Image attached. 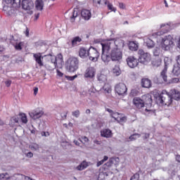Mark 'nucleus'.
<instances>
[{
    "instance_id": "obj_20",
    "label": "nucleus",
    "mask_w": 180,
    "mask_h": 180,
    "mask_svg": "<svg viewBox=\"0 0 180 180\" xmlns=\"http://www.w3.org/2000/svg\"><path fill=\"white\" fill-rule=\"evenodd\" d=\"M98 94H110L112 92V87L108 84H104L103 88L98 91Z\"/></svg>"
},
{
    "instance_id": "obj_64",
    "label": "nucleus",
    "mask_w": 180,
    "mask_h": 180,
    "mask_svg": "<svg viewBox=\"0 0 180 180\" xmlns=\"http://www.w3.org/2000/svg\"><path fill=\"white\" fill-rule=\"evenodd\" d=\"M177 47H179V49H180V37H179V39L177 40Z\"/></svg>"
},
{
    "instance_id": "obj_11",
    "label": "nucleus",
    "mask_w": 180,
    "mask_h": 180,
    "mask_svg": "<svg viewBox=\"0 0 180 180\" xmlns=\"http://www.w3.org/2000/svg\"><path fill=\"white\" fill-rule=\"evenodd\" d=\"M126 61L130 68H136L139 65V59L134 56H129Z\"/></svg>"
},
{
    "instance_id": "obj_43",
    "label": "nucleus",
    "mask_w": 180,
    "mask_h": 180,
    "mask_svg": "<svg viewBox=\"0 0 180 180\" xmlns=\"http://www.w3.org/2000/svg\"><path fill=\"white\" fill-rule=\"evenodd\" d=\"M161 49H160L159 47H156L154 50H153V55L155 57H158V56H160V54H161Z\"/></svg>"
},
{
    "instance_id": "obj_51",
    "label": "nucleus",
    "mask_w": 180,
    "mask_h": 180,
    "mask_svg": "<svg viewBox=\"0 0 180 180\" xmlns=\"http://www.w3.org/2000/svg\"><path fill=\"white\" fill-rule=\"evenodd\" d=\"M79 140V141H81V143H82L83 141L84 143H88V141H89V139L86 136H82Z\"/></svg>"
},
{
    "instance_id": "obj_22",
    "label": "nucleus",
    "mask_w": 180,
    "mask_h": 180,
    "mask_svg": "<svg viewBox=\"0 0 180 180\" xmlns=\"http://www.w3.org/2000/svg\"><path fill=\"white\" fill-rule=\"evenodd\" d=\"M89 50L86 51L85 48H80L79 50V56L81 58H86L89 57Z\"/></svg>"
},
{
    "instance_id": "obj_39",
    "label": "nucleus",
    "mask_w": 180,
    "mask_h": 180,
    "mask_svg": "<svg viewBox=\"0 0 180 180\" xmlns=\"http://www.w3.org/2000/svg\"><path fill=\"white\" fill-rule=\"evenodd\" d=\"M11 176L8 173H0V180H8Z\"/></svg>"
},
{
    "instance_id": "obj_36",
    "label": "nucleus",
    "mask_w": 180,
    "mask_h": 180,
    "mask_svg": "<svg viewBox=\"0 0 180 180\" xmlns=\"http://www.w3.org/2000/svg\"><path fill=\"white\" fill-rule=\"evenodd\" d=\"M105 5H107L109 11H111V12H116V8L113 6V5L107 0L105 1Z\"/></svg>"
},
{
    "instance_id": "obj_55",
    "label": "nucleus",
    "mask_w": 180,
    "mask_h": 180,
    "mask_svg": "<svg viewBox=\"0 0 180 180\" xmlns=\"http://www.w3.org/2000/svg\"><path fill=\"white\" fill-rule=\"evenodd\" d=\"M41 134L42 137H49V136H50V133L46 131H42Z\"/></svg>"
},
{
    "instance_id": "obj_41",
    "label": "nucleus",
    "mask_w": 180,
    "mask_h": 180,
    "mask_svg": "<svg viewBox=\"0 0 180 180\" xmlns=\"http://www.w3.org/2000/svg\"><path fill=\"white\" fill-rule=\"evenodd\" d=\"M113 165V159H110L109 161L104 165L105 169H108V168H110Z\"/></svg>"
},
{
    "instance_id": "obj_32",
    "label": "nucleus",
    "mask_w": 180,
    "mask_h": 180,
    "mask_svg": "<svg viewBox=\"0 0 180 180\" xmlns=\"http://www.w3.org/2000/svg\"><path fill=\"white\" fill-rule=\"evenodd\" d=\"M97 79L98 81H99V82H101V84H102L108 80V77H106V75L103 74H100V75H98Z\"/></svg>"
},
{
    "instance_id": "obj_16",
    "label": "nucleus",
    "mask_w": 180,
    "mask_h": 180,
    "mask_svg": "<svg viewBox=\"0 0 180 180\" xmlns=\"http://www.w3.org/2000/svg\"><path fill=\"white\" fill-rule=\"evenodd\" d=\"M142 101H143V104L147 105V106H151L153 105V98L150 94L143 95L142 96Z\"/></svg>"
},
{
    "instance_id": "obj_15",
    "label": "nucleus",
    "mask_w": 180,
    "mask_h": 180,
    "mask_svg": "<svg viewBox=\"0 0 180 180\" xmlns=\"http://www.w3.org/2000/svg\"><path fill=\"white\" fill-rule=\"evenodd\" d=\"M170 97L172 99H174V101H180V91L173 89L172 90H170V91L169 92Z\"/></svg>"
},
{
    "instance_id": "obj_50",
    "label": "nucleus",
    "mask_w": 180,
    "mask_h": 180,
    "mask_svg": "<svg viewBox=\"0 0 180 180\" xmlns=\"http://www.w3.org/2000/svg\"><path fill=\"white\" fill-rule=\"evenodd\" d=\"M140 179V174H134L131 177L130 180H139Z\"/></svg>"
},
{
    "instance_id": "obj_63",
    "label": "nucleus",
    "mask_w": 180,
    "mask_h": 180,
    "mask_svg": "<svg viewBox=\"0 0 180 180\" xmlns=\"http://www.w3.org/2000/svg\"><path fill=\"white\" fill-rule=\"evenodd\" d=\"M68 113V112H64L63 114H61L62 119H66Z\"/></svg>"
},
{
    "instance_id": "obj_2",
    "label": "nucleus",
    "mask_w": 180,
    "mask_h": 180,
    "mask_svg": "<svg viewBox=\"0 0 180 180\" xmlns=\"http://www.w3.org/2000/svg\"><path fill=\"white\" fill-rule=\"evenodd\" d=\"M65 65L69 72H75L79 68V60L75 56H70L67 60Z\"/></svg>"
},
{
    "instance_id": "obj_48",
    "label": "nucleus",
    "mask_w": 180,
    "mask_h": 180,
    "mask_svg": "<svg viewBox=\"0 0 180 180\" xmlns=\"http://www.w3.org/2000/svg\"><path fill=\"white\" fill-rule=\"evenodd\" d=\"M15 178H16V180H24L25 179V175L18 174L14 175Z\"/></svg>"
},
{
    "instance_id": "obj_19",
    "label": "nucleus",
    "mask_w": 180,
    "mask_h": 180,
    "mask_svg": "<svg viewBox=\"0 0 180 180\" xmlns=\"http://www.w3.org/2000/svg\"><path fill=\"white\" fill-rule=\"evenodd\" d=\"M167 60H168V58H165V68L162 70V71L160 73V77L162 78L163 81L165 82H167V71L168 70V65H167Z\"/></svg>"
},
{
    "instance_id": "obj_38",
    "label": "nucleus",
    "mask_w": 180,
    "mask_h": 180,
    "mask_svg": "<svg viewBox=\"0 0 180 180\" xmlns=\"http://www.w3.org/2000/svg\"><path fill=\"white\" fill-rule=\"evenodd\" d=\"M141 135L140 134H134L131 135L129 138V141H134V140H137V139H140Z\"/></svg>"
},
{
    "instance_id": "obj_3",
    "label": "nucleus",
    "mask_w": 180,
    "mask_h": 180,
    "mask_svg": "<svg viewBox=\"0 0 180 180\" xmlns=\"http://www.w3.org/2000/svg\"><path fill=\"white\" fill-rule=\"evenodd\" d=\"M175 46V43L174 42V36L167 35L162 38L160 41V47L162 50L165 51H168L172 49Z\"/></svg>"
},
{
    "instance_id": "obj_52",
    "label": "nucleus",
    "mask_w": 180,
    "mask_h": 180,
    "mask_svg": "<svg viewBox=\"0 0 180 180\" xmlns=\"http://www.w3.org/2000/svg\"><path fill=\"white\" fill-rule=\"evenodd\" d=\"M153 64L155 65V67H160V65L161 64V60L158 59V60L153 61Z\"/></svg>"
},
{
    "instance_id": "obj_54",
    "label": "nucleus",
    "mask_w": 180,
    "mask_h": 180,
    "mask_svg": "<svg viewBox=\"0 0 180 180\" xmlns=\"http://www.w3.org/2000/svg\"><path fill=\"white\" fill-rule=\"evenodd\" d=\"M78 75H75V76H68V79H69V81H74V79H75V78H77Z\"/></svg>"
},
{
    "instance_id": "obj_40",
    "label": "nucleus",
    "mask_w": 180,
    "mask_h": 180,
    "mask_svg": "<svg viewBox=\"0 0 180 180\" xmlns=\"http://www.w3.org/2000/svg\"><path fill=\"white\" fill-rule=\"evenodd\" d=\"M13 8H19L20 6V0H11Z\"/></svg>"
},
{
    "instance_id": "obj_4",
    "label": "nucleus",
    "mask_w": 180,
    "mask_h": 180,
    "mask_svg": "<svg viewBox=\"0 0 180 180\" xmlns=\"http://www.w3.org/2000/svg\"><path fill=\"white\" fill-rule=\"evenodd\" d=\"M157 103L169 106L172 103L171 95L167 90H163L158 97H157Z\"/></svg>"
},
{
    "instance_id": "obj_12",
    "label": "nucleus",
    "mask_w": 180,
    "mask_h": 180,
    "mask_svg": "<svg viewBox=\"0 0 180 180\" xmlns=\"http://www.w3.org/2000/svg\"><path fill=\"white\" fill-rule=\"evenodd\" d=\"M133 103L134 106L137 108V109H141L145 106L144 101H143V98H140V97L134 98Z\"/></svg>"
},
{
    "instance_id": "obj_30",
    "label": "nucleus",
    "mask_w": 180,
    "mask_h": 180,
    "mask_svg": "<svg viewBox=\"0 0 180 180\" xmlns=\"http://www.w3.org/2000/svg\"><path fill=\"white\" fill-rule=\"evenodd\" d=\"M11 44H13V46H14L15 50H22V46H23V44H25L24 42H22V41H15V42H13V41H11Z\"/></svg>"
},
{
    "instance_id": "obj_61",
    "label": "nucleus",
    "mask_w": 180,
    "mask_h": 180,
    "mask_svg": "<svg viewBox=\"0 0 180 180\" xmlns=\"http://www.w3.org/2000/svg\"><path fill=\"white\" fill-rule=\"evenodd\" d=\"M38 92H39V88L38 87H34V96L37 95Z\"/></svg>"
},
{
    "instance_id": "obj_47",
    "label": "nucleus",
    "mask_w": 180,
    "mask_h": 180,
    "mask_svg": "<svg viewBox=\"0 0 180 180\" xmlns=\"http://www.w3.org/2000/svg\"><path fill=\"white\" fill-rule=\"evenodd\" d=\"M127 120V118L126 117H122V114L121 115H120L119 117V120H117V122L118 123H124V122H126Z\"/></svg>"
},
{
    "instance_id": "obj_31",
    "label": "nucleus",
    "mask_w": 180,
    "mask_h": 180,
    "mask_svg": "<svg viewBox=\"0 0 180 180\" xmlns=\"http://www.w3.org/2000/svg\"><path fill=\"white\" fill-rule=\"evenodd\" d=\"M29 148L32 150V151H39V150H40V146L36 143H32L29 146Z\"/></svg>"
},
{
    "instance_id": "obj_44",
    "label": "nucleus",
    "mask_w": 180,
    "mask_h": 180,
    "mask_svg": "<svg viewBox=\"0 0 180 180\" xmlns=\"http://www.w3.org/2000/svg\"><path fill=\"white\" fill-rule=\"evenodd\" d=\"M106 176H108V173L101 172L98 174V179L103 180V179H105V178H106Z\"/></svg>"
},
{
    "instance_id": "obj_8",
    "label": "nucleus",
    "mask_w": 180,
    "mask_h": 180,
    "mask_svg": "<svg viewBox=\"0 0 180 180\" xmlns=\"http://www.w3.org/2000/svg\"><path fill=\"white\" fill-rule=\"evenodd\" d=\"M162 31L153 34V37H158V36H162L165 33H167L171 30V23H165L160 25Z\"/></svg>"
},
{
    "instance_id": "obj_34",
    "label": "nucleus",
    "mask_w": 180,
    "mask_h": 180,
    "mask_svg": "<svg viewBox=\"0 0 180 180\" xmlns=\"http://www.w3.org/2000/svg\"><path fill=\"white\" fill-rule=\"evenodd\" d=\"M112 73L114 75H115V77H119V75L122 73L120 71V68H119V66H115L112 69Z\"/></svg>"
},
{
    "instance_id": "obj_13",
    "label": "nucleus",
    "mask_w": 180,
    "mask_h": 180,
    "mask_svg": "<svg viewBox=\"0 0 180 180\" xmlns=\"http://www.w3.org/2000/svg\"><path fill=\"white\" fill-rule=\"evenodd\" d=\"M44 112L40 110H36L29 113L30 118L36 120L37 119H40L43 116Z\"/></svg>"
},
{
    "instance_id": "obj_17",
    "label": "nucleus",
    "mask_w": 180,
    "mask_h": 180,
    "mask_svg": "<svg viewBox=\"0 0 180 180\" xmlns=\"http://www.w3.org/2000/svg\"><path fill=\"white\" fill-rule=\"evenodd\" d=\"M95 72H96V71L95 70V68L92 67L88 68L86 70L84 77L85 78H94V77H95Z\"/></svg>"
},
{
    "instance_id": "obj_21",
    "label": "nucleus",
    "mask_w": 180,
    "mask_h": 180,
    "mask_svg": "<svg viewBox=\"0 0 180 180\" xmlns=\"http://www.w3.org/2000/svg\"><path fill=\"white\" fill-rule=\"evenodd\" d=\"M82 17L84 20H89L92 15L91 14V11L89 10L83 9L81 12Z\"/></svg>"
},
{
    "instance_id": "obj_56",
    "label": "nucleus",
    "mask_w": 180,
    "mask_h": 180,
    "mask_svg": "<svg viewBox=\"0 0 180 180\" xmlns=\"http://www.w3.org/2000/svg\"><path fill=\"white\" fill-rule=\"evenodd\" d=\"M39 18H40V13H35L34 17V22H36V20H37V19H39Z\"/></svg>"
},
{
    "instance_id": "obj_26",
    "label": "nucleus",
    "mask_w": 180,
    "mask_h": 180,
    "mask_svg": "<svg viewBox=\"0 0 180 180\" xmlns=\"http://www.w3.org/2000/svg\"><path fill=\"white\" fill-rule=\"evenodd\" d=\"M44 7V2L43 0H36L35 1V8L37 11H43Z\"/></svg>"
},
{
    "instance_id": "obj_45",
    "label": "nucleus",
    "mask_w": 180,
    "mask_h": 180,
    "mask_svg": "<svg viewBox=\"0 0 180 180\" xmlns=\"http://www.w3.org/2000/svg\"><path fill=\"white\" fill-rule=\"evenodd\" d=\"M20 117L21 119V121L23 123H25V124L27 123V117L26 116V114H25V113L21 114L20 115Z\"/></svg>"
},
{
    "instance_id": "obj_28",
    "label": "nucleus",
    "mask_w": 180,
    "mask_h": 180,
    "mask_svg": "<svg viewBox=\"0 0 180 180\" xmlns=\"http://www.w3.org/2000/svg\"><path fill=\"white\" fill-rule=\"evenodd\" d=\"M82 41V39L79 37H75L72 40V46L76 47V46H79V44Z\"/></svg>"
},
{
    "instance_id": "obj_60",
    "label": "nucleus",
    "mask_w": 180,
    "mask_h": 180,
    "mask_svg": "<svg viewBox=\"0 0 180 180\" xmlns=\"http://www.w3.org/2000/svg\"><path fill=\"white\" fill-rule=\"evenodd\" d=\"M172 82H173L174 84H177V82H179V78H173L172 79Z\"/></svg>"
},
{
    "instance_id": "obj_23",
    "label": "nucleus",
    "mask_w": 180,
    "mask_h": 180,
    "mask_svg": "<svg viewBox=\"0 0 180 180\" xmlns=\"http://www.w3.org/2000/svg\"><path fill=\"white\" fill-rule=\"evenodd\" d=\"M101 136L105 139H110L112 137V131L108 129H103L101 131Z\"/></svg>"
},
{
    "instance_id": "obj_24",
    "label": "nucleus",
    "mask_w": 180,
    "mask_h": 180,
    "mask_svg": "<svg viewBox=\"0 0 180 180\" xmlns=\"http://www.w3.org/2000/svg\"><path fill=\"white\" fill-rule=\"evenodd\" d=\"M88 167H89V165H88L87 162L83 161L81 164L75 167V169H77V171H84V169H86V168H88Z\"/></svg>"
},
{
    "instance_id": "obj_59",
    "label": "nucleus",
    "mask_w": 180,
    "mask_h": 180,
    "mask_svg": "<svg viewBox=\"0 0 180 180\" xmlns=\"http://www.w3.org/2000/svg\"><path fill=\"white\" fill-rule=\"evenodd\" d=\"M101 0H93L94 5H101Z\"/></svg>"
},
{
    "instance_id": "obj_58",
    "label": "nucleus",
    "mask_w": 180,
    "mask_h": 180,
    "mask_svg": "<svg viewBox=\"0 0 180 180\" xmlns=\"http://www.w3.org/2000/svg\"><path fill=\"white\" fill-rule=\"evenodd\" d=\"M25 156L27 157V158H33V153L29 152L25 154Z\"/></svg>"
},
{
    "instance_id": "obj_37",
    "label": "nucleus",
    "mask_w": 180,
    "mask_h": 180,
    "mask_svg": "<svg viewBox=\"0 0 180 180\" xmlns=\"http://www.w3.org/2000/svg\"><path fill=\"white\" fill-rule=\"evenodd\" d=\"M78 16V9H74L73 12L72 13V15L70 16L71 22H74L75 20V18Z\"/></svg>"
},
{
    "instance_id": "obj_10",
    "label": "nucleus",
    "mask_w": 180,
    "mask_h": 180,
    "mask_svg": "<svg viewBox=\"0 0 180 180\" xmlns=\"http://www.w3.org/2000/svg\"><path fill=\"white\" fill-rule=\"evenodd\" d=\"M115 92L118 95H126L127 92V87L126 86V84L123 83H120L115 86Z\"/></svg>"
},
{
    "instance_id": "obj_7",
    "label": "nucleus",
    "mask_w": 180,
    "mask_h": 180,
    "mask_svg": "<svg viewBox=\"0 0 180 180\" xmlns=\"http://www.w3.org/2000/svg\"><path fill=\"white\" fill-rule=\"evenodd\" d=\"M138 54L139 55V61L141 63V64H147V63H149L150 60H151L150 54L144 52L143 49H139Z\"/></svg>"
},
{
    "instance_id": "obj_46",
    "label": "nucleus",
    "mask_w": 180,
    "mask_h": 180,
    "mask_svg": "<svg viewBox=\"0 0 180 180\" xmlns=\"http://www.w3.org/2000/svg\"><path fill=\"white\" fill-rule=\"evenodd\" d=\"M109 159V158L108 156H104L103 159L99 162H97V167H101V165H102V164H103V162H105V161H108V160Z\"/></svg>"
},
{
    "instance_id": "obj_14",
    "label": "nucleus",
    "mask_w": 180,
    "mask_h": 180,
    "mask_svg": "<svg viewBox=\"0 0 180 180\" xmlns=\"http://www.w3.org/2000/svg\"><path fill=\"white\" fill-rule=\"evenodd\" d=\"M22 6L25 11H30V9H33L34 4L32 0H22Z\"/></svg>"
},
{
    "instance_id": "obj_35",
    "label": "nucleus",
    "mask_w": 180,
    "mask_h": 180,
    "mask_svg": "<svg viewBox=\"0 0 180 180\" xmlns=\"http://www.w3.org/2000/svg\"><path fill=\"white\" fill-rule=\"evenodd\" d=\"M19 122V117H16V116H14L11 119V121H10V126H15V124H16V123H18Z\"/></svg>"
},
{
    "instance_id": "obj_29",
    "label": "nucleus",
    "mask_w": 180,
    "mask_h": 180,
    "mask_svg": "<svg viewBox=\"0 0 180 180\" xmlns=\"http://www.w3.org/2000/svg\"><path fill=\"white\" fill-rule=\"evenodd\" d=\"M144 43L146 44L148 49H153L154 46H155L154 41L149 38L146 39Z\"/></svg>"
},
{
    "instance_id": "obj_27",
    "label": "nucleus",
    "mask_w": 180,
    "mask_h": 180,
    "mask_svg": "<svg viewBox=\"0 0 180 180\" xmlns=\"http://www.w3.org/2000/svg\"><path fill=\"white\" fill-rule=\"evenodd\" d=\"M129 49L131 51H137V50H139V43H137L136 41L129 42Z\"/></svg>"
},
{
    "instance_id": "obj_62",
    "label": "nucleus",
    "mask_w": 180,
    "mask_h": 180,
    "mask_svg": "<svg viewBox=\"0 0 180 180\" xmlns=\"http://www.w3.org/2000/svg\"><path fill=\"white\" fill-rule=\"evenodd\" d=\"M56 72H57V75H58V77H63V75H64V74H63V72H61L59 70H57Z\"/></svg>"
},
{
    "instance_id": "obj_1",
    "label": "nucleus",
    "mask_w": 180,
    "mask_h": 180,
    "mask_svg": "<svg viewBox=\"0 0 180 180\" xmlns=\"http://www.w3.org/2000/svg\"><path fill=\"white\" fill-rule=\"evenodd\" d=\"M124 47V42L122 40L118 41H113V40H108L101 43L102 47V54H101V59L105 64H108L109 61H110V56L109 55V51L113 47Z\"/></svg>"
},
{
    "instance_id": "obj_25",
    "label": "nucleus",
    "mask_w": 180,
    "mask_h": 180,
    "mask_svg": "<svg viewBox=\"0 0 180 180\" xmlns=\"http://www.w3.org/2000/svg\"><path fill=\"white\" fill-rule=\"evenodd\" d=\"M141 86L143 88H151V80L148 78L142 79Z\"/></svg>"
},
{
    "instance_id": "obj_9",
    "label": "nucleus",
    "mask_w": 180,
    "mask_h": 180,
    "mask_svg": "<svg viewBox=\"0 0 180 180\" xmlns=\"http://www.w3.org/2000/svg\"><path fill=\"white\" fill-rule=\"evenodd\" d=\"M89 58L91 61H98V58H99V52L98 51V50L91 46L89 49Z\"/></svg>"
},
{
    "instance_id": "obj_49",
    "label": "nucleus",
    "mask_w": 180,
    "mask_h": 180,
    "mask_svg": "<svg viewBox=\"0 0 180 180\" xmlns=\"http://www.w3.org/2000/svg\"><path fill=\"white\" fill-rule=\"evenodd\" d=\"M72 115L75 117H79V115H81V112L79 111V110H76L75 111H73L72 112Z\"/></svg>"
},
{
    "instance_id": "obj_5",
    "label": "nucleus",
    "mask_w": 180,
    "mask_h": 180,
    "mask_svg": "<svg viewBox=\"0 0 180 180\" xmlns=\"http://www.w3.org/2000/svg\"><path fill=\"white\" fill-rule=\"evenodd\" d=\"M50 64L46 65V68L49 70V71L56 70V68H57V64H63V63H64L63 54L61 53L58 54L57 56L50 55Z\"/></svg>"
},
{
    "instance_id": "obj_18",
    "label": "nucleus",
    "mask_w": 180,
    "mask_h": 180,
    "mask_svg": "<svg viewBox=\"0 0 180 180\" xmlns=\"http://www.w3.org/2000/svg\"><path fill=\"white\" fill-rule=\"evenodd\" d=\"M33 57L36 61V63L39 65V67H43V58L44 57L41 56V53H33Z\"/></svg>"
},
{
    "instance_id": "obj_53",
    "label": "nucleus",
    "mask_w": 180,
    "mask_h": 180,
    "mask_svg": "<svg viewBox=\"0 0 180 180\" xmlns=\"http://www.w3.org/2000/svg\"><path fill=\"white\" fill-rule=\"evenodd\" d=\"M6 86L9 87L12 84V80L7 79L4 82Z\"/></svg>"
},
{
    "instance_id": "obj_57",
    "label": "nucleus",
    "mask_w": 180,
    "mask_h": 180,
    "mask_svg": "<svg viewBox=\"0 0 180 180\" xmlns=\"http://www.w3.org/2000/svg\"><path fill=\"white\" fill-rule=\"evenodd\" d=\"M94 43L95 44H99V43L100 44H101V43H103V42H102V39H94Z\"/></svg>"
},
{
    "instance_id": "obj_42",
    "label": "nucleus",
    "mask_w": 180,
    "mask_h": 180,
    "mask_svg": "<svg viewBox=\"0 0 180 180\" xmlns=\"http://www.w3.org/2000/svg\"><path fill=\"white\" fill-rule=\"evenodd\" d=\"M120 116H122V114L116 112H114L112 114H111V117L115 119V120H116L117 122V120H119V117H120Z\"/></svg>"
},
{
    "instance_id": "obj_6",
    "label": "nucleus",
    "mask_w": 180,
    "mask_h": 180,
    "mask_svg": "<svg viewBox=\"0 0 180 180\" xmlns=\"http://www.w3.org/2000/svg\"><path fill=\"white\" fill-rule=\"evenodd\" d=\"M122 56L123 53L120 51V47L116 46V48L111 50L110 58L112 61H119V60H122Z\"/></svg>"
},
{
    "instance_id": "obj_33",
    "label": "nucleus",
    "mask_w": 180,
    "mask_h": 180,
    "mask_svg": "<svg viewBox=\"0 0 180 180\" xmlns=\"http://www.w3.org/2000/svg\"><path fill=\"white\" fill-rule=\"evenodd\" d=\"M172 73L174 74V75H176V77H179V75H180V66H179L178 65H174L172 70Z\"/></svg>"
}]
</instances>
